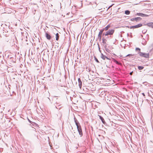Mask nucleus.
I'll return each instance as SVG.
<instances>
[{
  "instance_id": "19",
  "label": "nucleus",
  "mask_w": 153,
  "mask_h": 153,
  "mask_svg": "<svg viewBox=\"0 0 153 153\" xmlns=\"http://www.w3.org/2000/svg\"><path fill=\"white\" fill-rule=\"evenodd\" d=\"M114 62L117 64L118 65H120L121 63L119 62H118L116 60H114Z\"/></svg>"
},
{
  "instance_id": "17",
  "label": "nucleus",
  "mask_w": 153,
  "mask_h": 153,
  "mask_svg": "<svg viewBox=\"0 0 153 153\" xmlns=\"http://www.w3.org/2000/svg\"><path fill=\"white\" fill-rule=\"evenodd\" d=\"M102 40L103 43L104 44H105L106 43V40L105 39V38L103 37L102 39Z\"/></svg>"
},
{
  "instance_id": "31",
  "label": "nucleus",
  "mask_w": 153,
  "mask_h": 153,
  "mask_svg": "<svg viewBox=\"0 0 153 153\" xmlns=\"http://www.w3.org/2000/svg\"><path fill=\"white\" fill-rule=\"evenodd\" d=\"M56 108H57V109H58V108H57V106H56Z\"/></svg>"
},
{
  "instance_id": "29",
  "label": "nucleus",
  "mask_w": 153,
  "mask_h": 153,
  "mask_svg": "<svg viewBox=\"0 0 153 153\" xmlns=\"http://www.w3.org/2000/svg\"><path fill=\"white\" fill-rule=\"evenodd\" d=\"M112 6V5L110 6L108 8V9H109L110 7H111Z\"/></svg>"
},
{
  "instance_id": "5",
  "label": "nucleus",
  "mask_w": 153,
  "mask_h": 153,
  "mask_svg": "<svg viewBox=\"0 0 153 153\" xmlns=\"http://www.w3.org/2000/svg\"><path fill=\"white\" fill-rule=\"evenodd\" d=\"M136 15L142 17H147L149 16V15H148L140 13H137Z\"/></svg>"
},
{
  "instance_id": "2",
  "label": "nucleus",
  "mask_w": 153,
  "mask_h": 153,
  "mask_svg": "<svg viewBox=\"0 0 153 153\" xmlns=\"http://www.w3.org/2000/svg\"><path fill=\"white\" fill-rule=\"evenodd\" d=\"M114 32V30L113 29L109 30H108L106 31L105 32L103 33L102 36H108V35L111 36L113 35V33ZM111 37V36H110Z\"/></svg>"
},
{
  "instance_id": "27",
  "label": "nucleus",
  "mask_w": 153,
  "mask_h": 153,
  "mask_svg": "<svg viewBox=\"0 0 153 153\" xmlns=\"http://www.w3.org/2000/svg\"><path fill=\"white\" fill-rule=\"evenodd\" d=\"M133 72V71H132V72H130V74L131 75L132 74Z\"/></svg>"
},
{
  "instance_id": "28",
  "label": "nucleus",
  "mask_w": 153,
  "mask_h": 153,
  "mask_svg": "<svg viewBox=\"0 0 153 153\" xmlns=\"http://www.w3.org/2000/svg\"><path fill=\"white\" fill-rule=\"evenodd\" d=\"M28 120L29 121V122L30 123H31V121H30L28 119Z\"/></svg>"
},
{
  "instance_id": "21",
  "label": "nucleus",
  "mask_w": 153,
  "mask_h": 153,
  "mask_svg": "<svg viewBox=\"0 0 153 153\" xmlns=\"http://www.w3.org/2000/svg\"><path fill=\"white\" fill-rule=\"evenodd\" d=\"M105 49L106 51L107 52H108V53L110 52V50L109 49H108L107 48H105Z\"/></svg>"
},
{
  "instance_id": "20",
  "label": "nucleus",
  "mask_w": 153,
  "mask_h": 153,
  "mask_svg": "<svg viewBox=\"0 0 153 153\" xmlns=\"http://www.w3.org/2000/svg\"><path fill=\"white\" fill-rule=\"evenodd\" d=\"M94 59L95 60V61L97 63H99V61L98 60V59H97V58L95 56H94Z\"/></svg>"
},
{
  "instance_id": "30",
  "label": "nucleus",
  "mask_w": 153,
  "mask_h": 153,
  "mask_svg": "<svg viewBox=\"0 0 153 153\" xmlns=\"http://www.w3.org/2000/svg\"><path fill=\"white\" fill-rule=\"evenodd\" d=\"M107 38H108V37H105V38H106V39H107Z\"/></svg>"
},
{
  "instance_id": "24",
  "label": "nucleus",
  "mask_w": 153,
  "mask_h": 153,
  "mask_svg": "<svg viewBox=\"0 0 153 153\" xmlns=\"http://www.w3.org/2000/svg\"><path fill=\"white\" fill-rule=\"evenodd\" d=\"M74 122L75 123H77V122H78V121H77L75 117H74Z\"/></svg>"
},
{
  "instance_id": "18",
  "label": "nucleus",
  "mask_w": 153,
  "mask_h": 153,
  "mask_svg": "<svg viewBox=\"0 0 153 153\" xmlns=\"http://www.w3.org/2000/svg\"><path fill=\"white\" fill-rule=\"evenodd\" d=\"M138 68L139 70H141L143 69L144 68V67L142 66H138Z\"/></svg>"
},
{
  "instance_id": "9",
  "label": "nucleus",
  "mask_w": 153,
  "mask_h": 153,
  "mask_svg": "<svg viewBox=\"0 0 153 153\" xmlns=\"http://www.w3.org/2000/svg\"><path fill=\"white\" fill-rule=\"evenodd\" d=\"M78 81L79 83V86L80 89H81L82 86V82L80 78L78 79Z\"/></svg>"
},
{
  "instance_id": "16",
  "label": "nucleus",
  "mask_w": 153,
  "mask_h": 153,
  "mask_svg": "<svg viewBox=\"0 0 153 153\" xmlns=\"http://www.w3.org/2000/svg\"><path fill=\"white\" fill-rule=\"evenodd\" d=\"M125 13L126 15H128L130 13V11L128 10H126L125 11Z\"/></svg>"
},
{
  "instance_id": "23",
  "label": "nucleus",
  "mask_w": 153,
  "mask_h": 153,
  "mask_svg": "<svg viewBox=\"0 0 153 153\" xmlns=\"http://www.w3.org/2000/svg\"><path fill=\"white\" fill-rule=\"evenodd\" d=\"M127 27H128V28H130L131 29L134 28V27H133V26L130 27H129V26H127Z\"/></svg>"
},
{
  "instance_id": "25",
  "label": "nucleus",
  "mask_w": 153,
  "mask_h": 153,
  "mask_svg": "<svg viewBox=\"0 0 153 153\" xmlns=\"http://www.w3.org/2000/svg\"><path fill=\"white\" fill-rule=\"evenodd\" d=\"M105 59H108V60H110V59H109L108 57H107V56H106V57L105 58Z\"/></svg>"
},
{
  "instance_id": "7",
  "label": "nucleus",
  "mask_w": 153,
  "mask_h": 153,
  "mask_svg": "<svg viewBox=\"0 0 153 153\" xmlns=\"http://www.w3.org/2000/svg\"><path fill=\"white\" fill-rule=\"evenodd\" d=\"M45 36L47 39L49 40H50L51 38V36L49 34L48 32L45 33Z\"/></svg>"
},
{
  "instance_id": "15",
  "label": "nucleus",
  "mask_w": 153,
  "mask_h": 153,
  "mask_svg": "<svg viewBox=\"0 0 153 153\" xmlns=\"http://www.w3.org/2000/svg\"><path fill=\"white\" fill-rule=\"evenodd\" d=\"M3 110H4L3 108L0 105V113H2Z\"/></svg>"
},
{
  "instance_id": "10",
  "label": "nucleus",
  "mask_w": 153,
  "mask_h": 153,
  "mask_svg": "<svg viewBox=\"0 0 153 153\" xmlns=\"http://www.w3.org/2000/svg\"><path fill=\"white\" fill-rule=\"evenodd\" d=\"M142 26V24L140 23L139 24L137 25H135L134 26H133V27H134V28H138Z\"/></svg>"
},
{
  "instance_id": "11",
  "label": "nucleus",
  "mask_w": 153,
  "mask_h": 153,
  "mask_svg": "<svg viewBox=\"0 0 153 153\" xmlns=\"http://www.w3.org/2000/svg\"><path fill=\"white\" fill-rule=\"evenodd\" d=\"M110 26H111L110 25H108L102 30H103V31L105 30L106 31L107 30H108V29L110 27Z\"/></svg>"
},
{
  "instance_id": "12",
  "label": "nucleus",
  "mask_w": 153,
  "mask_h": 153,
  "mask_svg": "<svg viewBox=\"0 0 153 153\" xmlns=\"http://www.w3.org/2000/svg\"><path fill=\"white\" fill-rule=\"evenodd\" d=\"M99 117H100V119L101 120L102 122L104 124H105L106 123L105 122V120H104V119H103V117H102V116H100V115H99Z\"/></svg>"
},
{
  "instance_id": "1",
  "label": "nucleus",
  "mask_w": 153,
  "mask_h": 153,
  "mask_svg": "<svg viewBox=\"0 0 153 153\" xmlns=\"http://www.w3.org/2000/svg\"><path fill=\"white\" fill-rule=\"evenodd\" d=\"M135 51L137 52L138 54L141 57H144L146 58H149V53H143L140 52V49L138 48H135Z\"/></svg>"
},
{
  "instance_id": "8",
  "label": "nucleus",
  "mask_w": 153,
  "mask_h": 153,
  "mask_svg": "<svg viewBox=\"0 0 153 153\" xmlns=\"http://www.w3.org/2000/svg\"><path fill=\"white\" fill-rule=\"evenodd\" d=\"M99 49L100 52L101 53V57L103 60H105V58L106 57V56L103 55L101 52V51L100 50V48L99 47Z\"/></svg>"
},
{
  "instance_id": "22",
  "label": "nucleus",
  "mask_w": 153,
  "mask_h": 153,
  "mask_svg": "<svg viewBox=\"0 0 153 153\" xmlns=\"http://www.w3.org/2000/svg\"><path fill=\"white\" fill-rule=\"evenodd\" d=\"M134 55H133V54H128V55H127V56H126V57L127 56H133Z\"/></svg>"
},
{
  "instance_id": "3",
  "label": "nucleus",
  "mask_w": 153,
  "mask_h": 153,
  "mask_svg": "<svg viewBox=\"0 0 153 153\" xmlns=\"http://www.w3.org/2000/svg\"><path fill=\"white\" fill-rule=\"evenodd\" d=\"M75 124L77 126L78 131L79 135H80V137H81L82 136L83 134L82 130L80 124L78 122L76 123Z\"/></svg>"
},
{
  "instance_id": "6",
  "label": "nucleus",
  "mask_w": 153,
  "mask_h": 153,
  "mask_svg": "<svg viewBox=\"0 0 153 153\" xmlns=\"http://www.w3.org/2000/svg\"><path fill=\"white\" fill-rule=\"evenodd\" d=\"M103 30H101L98 35V37L100 39H101L102 38V34L103 31Z\"/></svg>"
},
{
  "instance_id": "4",
  "label": "nucleus",
  "mask_w": 153,
  "mask_h": 153,
  "mask_svg": "<svg viewBox=\"0 0 153 153\" xmlns=\"http://www.w3.org/2000/svg\"><path fill=\"white\" fill-rule=\"evenodd\" d=\"M142 19V18L140 17H137L136 18H133L131 19V20L132 21H135L137 22L140 21Z\"/></svg>"
},
{
  "instance_id": "26",
  "label": "nucleus",
  "mask_w": 153,
  "mask_h": 153,
  "mask_svg": "<svg viewBox=\"0 0 153 153\" xmlns=\"http://www.w3.org/2000/svg\"><path fill=\"white\" fill-rule=\"evenodd\" d=\"M142 94L143 95V96H144V97L145 96V94L144 93H142Z\"/></svg>"
},
{
  "instance_id": "13",
  "label": "nucleus",
  "mask_w": 153,
  "mask_h": 153,
  "mask_svg": "<svg viewBox=\"0 0 153 153\" xmlns=\"http://www.w3.org/2000/svg\"><path fill=\"white\" fill-rule=\"evenodd\" d=\"M146 25L148 26L152 27L153 28V22H150L149 23H147L146 24Z\"/></svg>"
},
{
  "instance_id": "14",
  "label": "nucleus",
  "mask_w": 153,
  "mask_h": 153,
  "mask_svg": "<svg viewBox=\"0 0 153 153\" xmlns=\"http://www.w3.org/2000/svg\"><path fill=\"white\" fill-rule=\"evenodd\" d=\"M59 33H57L56 34V39L57 41L59 39Z\"/></svg>"
}]
</instances>
